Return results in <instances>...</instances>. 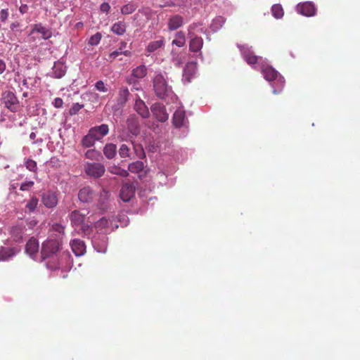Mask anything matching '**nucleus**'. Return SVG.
<instances>
[{"instance_id":"1","label":"nucleus","mask_w":360,"mask_h":360,"mask_svg":"<svg viewBox=\"0 0 360 360\" xmlns=\"http://www.w3.org/2000/svg\"><path fill=\"white\" fill-rule=\"evenodd\" d=\"M238 47L241 52L243 59L253 68L259 70L264 79L271 83L273 88V93H280L285 84L284 77L281 75L272 66L269 65L266 59L257 56L252 50L251 46L248 45H239Z\"/></svg>"},{"instance_id":"2","label":"nucleus","mask_w":360,"mask_h":360,"mask_svg":"<svg viewBox=\"0 0 360 360\" xmlns=\"http://www.w3.org/2000/svg\"><path fill=\"white\" fill-rule=\"evenodd\" d=\"M153 89L155 95L164 99L167 97L172 98L174 92L172 88L168 84L166 73L156 72L153 79Z\"/></svg>"},{"instance_id":"3","label":"nucleus","mask_w":360,"mask_h":360,"mask_svg":"<svg viewBox=\"0 0 360 360\" xmlns=\"http://www.w3.org/2000/svg\"><path fill=\"white\" fill-rule=\"evenodd\" d=\"M60 243L55 239L46 240L41 248V256L43 259H49L56 254L60 249Z\"/></svg>"},{"instance_id":"4","label":"nucleus","mask_w":360,"mask_h":360,"mask_svg":"<svg viewBox=\"0 0 360 360\" xmlns=\"http://www.w3.org/2000/svg\"><path fill=\"white\" fill-rule=\"evenodd\" d=\"M84 171L90 177L99 178L105 174V166L100 162H86Z\"/></svg>"},{"instance_id":"5","label":"nucleus","mask_w":360,"mask_h":360,"mask_svg":"<svg viewBox=\"0 0 360 360\" xmlns=\"http://www.w3.org/2000/svg\"><path fill=\"white\" fill-rule=\"evenodd\" d=\"M2 102L4 105L11 112H15L17 110L18 101L15 94L10 91H6L2 94Z\"/></svg>"},{"instance_id":"6","label":"nucleus","mask_w":360,"mask_h":360,"mask_svg":"<svg viewBox=\"0 0 360 360\" xmlns=\"http://www.w3.org/2000/svg\"><path fill=\"white\" fill-rule=\"evenodd\" d=\"M97 197V193L90 186H85L78 192V199L83 203L93 202Z\"/></svg>"},{"instance_id":"7","label":"nucleus","mask_w":360,"mask_h":360,"mask_svg":"<svg viewBox=\"0 0 360 360\" xmlns=\"http://www.w3.org/2000/svg\"><path fill=\"white\" fill-rule=\"evenodd\" d=\"M297 11L302 15L311 17L316 14V9L312 2L307 1L302 4H298L297 6Z\"/></svg>"},{"instance_id":"8","label":"nucleus","mask_w":360,"mask_h":360,"mask_svg":"<svg viewBox=\"0 0 360 360\" xmlns=\"http://www.w3.org/2000/svg\"><path fill=\"white\" fill-rule=\"evenodd\" d=\"M41 202L46 207H54L58 204L57 194L51 191H46L41 195Z\"/></svg>"},{"instance_id":"9","label":"nucleus","mask_w":360,"mask_h":360,"mask_svg":"<svg viewBox=\"0 0 360 360\" xmlns=\"http://www.w3.org/2000/svg\"><path fill=\"white\" fill-rule=\"evenodd\" d=\"M135 187L133 184H124L120 190V198L124 202H129L134 195Z\"/></svg>"},{"instance_id":"10","label":"nucleus","mask_w":360,"mask_h":360,"mask_svg":"<svg viewBox=\"0 0 360 360\" xmlns=\"http://www.w3.org/2000/svg\"><path fill=\"white\" fill-rule=\"evenodd\" d=\"M66 70L67 67L65 63L60 60H58L54 63L50 75L54 78L60 79L65 75Z\"/></svg>"},{"instance_id":"11","label":"nucleus","mask_w":360,"mask_h":360,"mask_svg":"<svg viewBox=\"0 0 360 360\" xmlns=\"http://www.w3.org/2000/svg\"><path fill=\"white\" fill-rule=\"evenodd\" d=\"M71 248L77 257L82 256L86 252V245L82 240L75 238L71 241Z\"/></svg>"},{"instance_id":"12","label":"nucleus","mask_w":360,"mask_h":360,"mask_svg":"<svg viewBox=\"0 0 360 360\" xmlns=\"http://www.w3.org/2000/svg\"><path fill=\"white\" fill-rule=\"evenodd\" d=\"M11 238L14 241L20 243L22 240V237L25 235V226L18 225L11 226L10 229Z\"/></svg>"},{"instance_id":"13","label":"nucleus","mask_w":360,"mask_h":360,"mask_svg":"<svg viewBox=\"0 0 360 360\" xmlns=\"http://www.w3.org/2000/svg\"><path fill=\"white\" fill-rule=\"evenodd\" d=\"M190 39L189 42V49L192 52H199L200 51L202 45L203 40L201 37H198L197 35H188Z\"/></svg>"},{"instance_id":"14","label":"nucleus","mask_w":360,"mask_h":360,"mask_svg":"<svg viewBox=\"0 0 360 360\" xmlns=\"http://www.w3.org/2000/svg\"><path fill=\"white\" fill-rule=\"evenodd\" d=\"M35 32L39 33L44 39H48L52 36L51 30L46 27L43 26L41 23L34 25L31 30L30 34H32Z\"/></svg>"},{"instance_id":"15","label":"nucleus","mask_w":360,"mask_h":360,"mask_svg":"<svg viewBox=\"0 0 360 360\" xmlns=\"http://www.w3.org/2000/svg\"><path fill=\"white\" fill-rule=\"evenodd\" d=\"M129 95V91L127 87H122L119 91V95L117 100V105L115 110H119L128 100V97Z\"/></svg>"},{"instance_id":"16","label":"nucleus","mask_w":360,"mask_h":360,"mask_svg":"<svg viewBox=\"0 0 360 360\" xmlns=\"http://www.w3.org/2000/svg\"><path fill=\"white\" fill-rule=\"evenodd\" d=\"M97 140H99L98 134L95 133L94 129H90L88 134L82 139V143L83 146L89 148L92 146Z\"/></svg>"},{"instance_id":"17","label":"nucleus","mask_w":360,"mask_h":360,"mask_svg":"<svg viewBox=\"0 0 360 360\" xmlns=\"http://www.w3.org/2000/svg\"><path fill=\"white\" fill-rule=\"evenodd\" d=\"M39 248V245L38 240L34 238H31L26 244L25 251L30 257H33L38 252Z\"/></svg>"},{"instance_id":"18","label":"nucleus","mask_w":360,"mask_h":360,"mask_svg":"<svg viewBox=\"0 0 360 360\" xmlns=\"http://www.w3.org/2000/svg\"><path fill=\"white\" fill-rule=\"evenodd\" d=\"M184 18L179 15L171 16L168 20V29L169 30H176L182 26Z\"/></svg>"},{"instance_id":"19","label":"nucleus","mask_w":360,"mask_h":360,"mask_svg":"<svg viewBox=\"0 0 360 360\" xmlns=\"http://www.w3.org/2000/svg\"><path fill=\"white\" fill-rule=\"evenodd\" d=\"M69 218H70L72 225L74 227H77L83 224L85 220V215L78 210H74L69 215Z\"/></svg>"},{"instance_id":"20","label":"nucleus","mask_w":360,"mask_h":360,"mask_svg":"<svg viewBox=\"0 0 360 360\" xmlns=\"http://www.w3.org/2000/svg\"><path fill=\"white\" fill-rule=\"evenodd\" d=\"M164 44L165 40L162 37L158 40L150 41L146 49V56H148L150 53H154L159 49L162 48L164 46Z\"/></svg>"},{"instance_id":"21","label":"nucleus","mask_w":360,"mask_h":360,"mask_svg":"<svg viewBox=\"0 0 360 360\" xmlns=\"http://www.w3.org/2000/svg\"><path fill=\"white\" fill-rule=\"evenodd\" d=\"M147 74L148 70L146 66L144 65H141L134 68L131 70V73L129 76L139 79H142L147 75Z\"/></svg>"},{"instance_id":"22","label":"nucleus","mask_w":360,"mask_h":360,"mask_svg":"<svg viewBox=\"0 0 360 360\" xmlns=\"http://www.w3.org/2000/svg\"><path fill=\"white\" fill-rule=\"evenodd\" d=\"M110 194L109 192L105 189H103L99 194H97L96 205L100 208L103 209L105 207V204L107 203Z\"/></svg>"},{"instance_id":"23","label":"nucleus","mask_w":360,"mask_h":360,"mask_svg":"<svg viewBox=\"0 0 360 360\" xmlns=\"http://www.w3.org/2000/svg\"><path fill=\"white\" fill-rule=\"evenodd\" d=\"M195 70L196 67L195 64H187L184 69L183 80L189 82L191 77L195 75Z\"/></svg>"},{"instance_id":"24","label":"nucleus","mask_w":360,"mask_h":360,"mask_svg":"<svg viewBox=\"0 0 360 360\" xmlns=\"http://www.w3.org/2000/svg\"><path fill=\"white\" fill-rule=\"evenodd\" d=\"M16 250L14 248H1L0 249V260L6 261L15 256Z\"/></svg>"},{"instance_id":"25","label":"nucleus","mask_w":360,"mask_h":360,"mask_svg":"<svg viewBox=\"0 0 360 360\" xmlns=\"http://www.w3.org/2000/svg\"><path fill=\"white\" fill-rule=\"evenodd\" d=\"M111 31L117 35H123L126 32V24L124 22L119 21L112 25Z\"/></svg>"},{"instance_id":"26","label":"nucleus","mask_w":360,"mask_h":360,"mask_svg":"<svg viewBox=\"0 0 360 360\" xmlns=\"http://www.w3.org/2000/svg\"><path fill=\"white\" fill-rule=\"evenodd\" d=\"M225 20L223 17L219 16L214 18L210 24V28L213 32H217L224 24Z\"/></svg>"},{"instance_id":"27","label":"nucleus","mask_w":360,"mask_h":360,"mask_svg":"<svg viewBox=\"0 0 360 360\" xmlns=\"http://www.w3.org/2000/svg\"><path fill=\"white\" fill-rule=\"evenodd\" d=\"M202 24L200 22H194L191 24L188 28V35H196L195 32L197 31L200 33H205V30L202 27Z\"/></svg>"},{"instance_id":"28","label":"nucleus","mask_w":360,"mask_h":360,"mask_svg":"<svg viewBox=\"0 0 360 360\" xmlns=\"http://www.w3.org/2000/svg\"><path fill=\"white\" fill-rule=\"evenodd\" d=\"M143 162L141 161H136L129 164L128 169L130 172L138 174V172H141L143 170Z\"/></svg>"},{"instance_id":"29","label":"nucleus","mask_w":360,"mask_h":360,"mask_svg":"<svg viewBox=\"0 0 360 360\" xmlns=\"http://www.w3.org/2000/svg\"><path fill=\"white\" fill-rule=\"evenodd\" d=\"M116 153V146L113 143H108L104 147V154L108 159H112L114 158Z\"/></svg>"},{"instance_id":"30","label":"nucleus","mask_w":360,"mask_h":360,"mask_svg":"<svg viewBox=\"0 0 360 360\" xmlns=\"http://www.w3.org/2000/svg\"><path fill=\"white\" fill-rule=\"evenodd\" d=\"M90 130H94L95 133L98 134L100 140L103 136H105L108 133L109 129L107 124H101L98 127L91 129Z\"/></svg>"},{"instance_id":"31","label":"nucleus","mask_w":360,"mask_h":360,"mask_svg":"<svg viewBox=\"0 0 360 360\" xmlns=\"http://www.w3.org/2000/svg\"><path fill=\"white\" fill-rule=\"evenodd\" d=\"M134 110L136 112H148V109L145 103L140 98H137L134 103Z\"/></svg>"},{"instance_id":"32","label":"nucleus","mask_w":360,"mask_h":360,"mask_svg":"<svg viewBox=\"0 0 360 360\" xmlns=\"http://www.w3.org/2000/svg\"><path fill=\"white\" fill-rule=\"evenodd\" d=\"M144 119H156L160 122H164L168 119L167 114H142Z\"/></svg>"},{"instance_id":"33","label":"nucleus","mask_w":360,"mask_h":360,"mask_svg":"<svg viewBox=\"0 0 360 360\" xmlns=\"http://www.w3.org/2000/svg\"><path fill=\"white\" fill-rule=\"evenodd\" d=\"M186 43V38L184 34L182 32H179L176 34V39L172 41V44L176 45L178 47H182Z\"/></svg>"},{"instance_id":"34","label":"nucleus","mask_w":360,"mask_h":360,"mask_svg":"<svg viewBox=\"0 0 360 360\" xmlns=\"http://www.w3.org/2000/svg\"><path fill=\"white\" fill-rule=\"evenodd\" d=\"M163 6H185L187 0H162Z\"/></svg>"},{"instance_id":"35","label":"nucleus","mask_w":360,"mask_h":360,"mask_svg":"<svg viewBox=\"0 0 360 360\" xmlns=\"http://www.w3.org/2000/svg\"><path fill=\"white\" fill-rule=\"evenodd\" d=\"M184 114H173V125L180 128L184 125Z\"/></svg>"},{"instance_id":"36","label":"nucleus","mask_w":360,"mask_h":360,"mask_svg":"<svg viewBox=\"0 0 360 360\" xmlns=\"http://www.w3.org/2000/svg\"><path fill=\"white\" fill-rule=\"evenodd\" d=\"M140 79L132 77L131 76H128L127 77V82L131 86L133 89L140 90L141 89V85L139 82Z\"/></svg>"},{"instance_id":"37","label":"nucleus","mask_w":360,"mask_h":360,"mask_svg":"<svg viewBox=\"0 0 360 360\" xmlns=\"http://www.w3.org/2000/svg\"><path fill=\"white\" fill-rule=\"evenodd\" d=\"M38 204L39 199L35 196H32L28 202L26 204V208L29 210L30 212H32L37 207Z\"/></svg>"},{"instance_id":"38","label":"nucleus","mask_w":360,"mask_h":360,"mask_svg":"<svg viewBox=\"0 0 360 360\" xmlns=\"http://www.w3.org/2000/svg\"><path fill=\"white\" fill-rule=\"evenodd\" d=\"M136 5L134 4L129 3V4H127L124 6H123L121 8V13L123 15H129V14L134 13L136 11Z\"/></svg>"},{"instance_id":"39","label":"nucleus","mask_w":360,"mask_h":360,"mask_svg":"<svg viewBox=\"0 0 360 360\" xmlns=\"http://www.w3.org/2000/svg\"><path fill=\"white\" fill-rule=\"evenodd\" d=\"M271 12L276 18H281L283 15V11L281 5L274 4L271 7Z\"/></svg>"},{"instance_id":"40","label":"nucleus","mask_w":360,"mask_h":360,"mask_svg":"<svg viewBox=\"0 0 360 360\" xmlns=\"http://www.w3.org/2000/svg\"><path fill=\"white\" fill-rule=\"evenodd\" d=\"M124 55L126 56H131V51H120L119 50H116L110 53L108 56V60L112 61L116 58H117L120 55Z\"/></svg>"},{"instance_id":"41","label":"nucleus","mask_w":360,"mask_h":360,"mask_svg":"<svg viewBox=\"0 0 360 360\" xmlns=\"http://www.w3.org/2000/svg\"><path fill=\"white\" fill-rule=\"evenodd\" d=\"M128 127L133 135H137L140 132L137 122L134 120H128Z\"/></svg>"},{"instance_id":"42","label":"nucleus","mask_w":360,"mask_h":360,"mask_svg":"<svg viewBox=\"0 0 360 360\" xmlns=\"http://www.w3.org/2000/svg\"><path fill=\"white\" fill-rule=\"evenodd\" d=\"M85 157L91 160H98L101 157V153L96 150H88L85 153Z\"/></svg>"},{"instance_id":"43","label":"nucleus","mask_w":360,"mask_h":360,"mask_svg":"<svg viewBox=\"0 0 360 360\" xmlns=\"http://www.w3.org/2000/svg\"><path fill=\"white\" fill-rule=\"evenodd\" d=\"M101 34L99 32L92 35L89 39V44L91 46H96L99 44L101 39Z\"/></svg>"},{"instance_id":"44","label":"nucleus","mask_w":360,"mask_h":360,"mask_svg":"<svg viewBox=\"0 0 360 360\" xmlns=\"http://www.w3.org/2000/svg\"><path fill=\"white\" fill-rule=\"evenodd\" d=\"M108 225V220L105 219V217L101 218L95 225V227L101 231L102 229H106Z\"/></svg>"},{"instance_id":"45","label":"nucleus","mask_w":360,"mask_h":360,"mask_svg":"<svg viewBox=\"0 0 360 360\" xmlns=\"http://www.w3.org/2000/svg\"><path fill=\"white\" fill-rule=\"evenodd\" d=\"M46 267L49 269H58L60 268V262L57 259L53 258L46 262Z\"/></svg>"},{"instance_id":"46","label":"nucleus","mask_w":360,"mask_h":360,"mask_svg":"<svg viewBox=\"0 0 360 360\" xmlns=\"http://www.w3.org/2000/svg\"><path fill=\"white\" fill-rule=\"evenodd\" d=\"M34 186L32 181H27L20 186V190L21 191H30Z\"/></svg>"},{"instance_id":"47","label":"nucleus","mask_w":360,"mask_h":360,"mask_svg":"<svg viewBox=\"0 0 360 360\" xmlns=\"http://www.w3.org/2000/svg\"><path fill=\"white\" fill-rule=\"evenodd\" d=\"M111 172L113 174L120 175L123 177H126L129 176V170L123 169L120 167H115L111 170Z\"/></svg>"},{"instance_id":"48","label":"nucleus","mask_w":360,"mask_h":360,"mask_svg":"<svg viewBox=\"0 0 360 360\" xmlns=\"http://www.w3.org/2000/svg\"><path fill=\"white\" fill-rule=\"evenodd\" d=\"M120 155L121 158L129 157L130 150L128 146L125 144H122L120 148Z\"/></svg>"},{"instance_id":"49","label":"nucleus","mask_w":360,"mask_h":360,"mask_svg":"<svg viewBox=\"0 0 360 360\" xmlns=\"http://www.w3.org/2000/svg\"><path fill=\"white\" fill-rule=\"evenodd\" d=\"M167 109L165 107L160 103H155L152 106L153 112H166Z\"/></svg>"},{"instance_id":"50","label":"nucleus","mask_w":360,"mask_h":360,"mask_svg":"<svg viewBox=\"0 0 360 360\" xmlns=\"http://www.w3.org/2000/svg\"><path fill=\"white\" fill-rule=\"evenodd\" d=\"M96 89L101 92H107L108 89L105 86L104 82L101 80L98 81L95 84Z\"/></svg>"},{"instance_id":"51","label":"nucleus","mask_w":360,"mask_h":360,"mask_svg":"<svg viewBox=\"0 0 360 360\" xmlns=\"http://www.w3.org/2000/svg\"><path fill=\"white\" fill-rule=\"evenodd\" d=\"M25 165H26L27 169H29L30 172H34L36 169V167H37L36 162L32 160H28L26 162Z\"/></svg>"},{"instance_id":"52","label":"nucleus","mask_w":360,"mask_h":360,"mask_svg":"<svg viewBox=\"0 0 360 360\" xmlns=\"http://www.w3.org/2000/svg\"><path fill=\"white\" fill-rule=\"evenodd\" d=\"M52 229L54 231H56L60 233H63L65 230V226L60 224H53L52 226Z\"/></svg>"},{"instance_id":"53","label":"nucleus","mask_w":360,"mask_h":360,"mask_svg":"<svg viewBox=\"0 0 360 360\" xmlns=\"http://www.w3.org/2000/svg\"><path fill=\"white\" fill-rule=\"evenodd\" d=\"M52 104L53 106L56 108H62L63 105V101L60 98H56L52 102Z\"/></svg>"},{"instance_id":"54","label":"nucleus","mask_w":360,"mask_h":360,"mask_svg":"<svg viewBox=\"0 0 360 360\" xmlns=\"http://www.w3.org/2000/svg\"><path fill=\"white\" fill-rule=\"evenodd\" d=\"M29 79H25L23 81V85H25L26 87L29 88L30 84H33V82H37V77H28Z\"/></svg>"},{"instance_id":"55","label":"nucleus","mask_w":360,"mask_h":360,"mask_svg":"<svg viewBox=\"0 0 360 360\" xmlns=\"http://www.w3.org/2000/svg\"><path fill=\"white\" fill-rule=\"evenodd\" d=\"M100 9L102 12L108 13L110 9V6L108 3L104 2L101 4Z\"/></svg>"},{"instance_id":"56","label":"nucleus","mask_w":360,"mask_h":360,"mask_svg":"<svg viewBox=\"0 0 360 360\" xmlns=\"http://www.w3.org/2000/svg\"><path fill=\"white\" fill-rule=\"evenodd\" d=\"M82 107H83L82 105H80L79 103H74L73 105L72 106L71 109L70 110L69 112H77L79 111Z\"/></svg>"},{"instance_id":"57","label":"nucleus","mask_w":360,"mask_h":360,"mask_svg":"<svg viewBox=\"0 0 360 360\" xmlns=\"http://www.w3.org/2000/svg\"><path fill=\"white\" fill-rule=\"evenodd\" d=\"M79 226H82V232L85 235H87L90 233V231L91 230V227L90 226H89L88 224H85L84 222L83 223L82 225H79Z\"/></svg>"},{"instance_id":"58","label":"nucleus","mask_w":360,"mask_h":360,"mask_svg":"<svg viewBox=\"0 0 360 360\" xmlns=\"http://www.w3.org/2000/svg\"><path fill=\"white\" fill-rule=\"evenodd\" d=\"M6 68V63L3 60L0 59V74L4 72Z\"/></svg>"},{"instance_id":"59","label":"nucleus","mask_w":360,"mask_h":360,"mask_svg":"<svg viewBox=\"0 0 360 360\" xmlns=\"http://www.w3.org/2000/svg\"><path fill=\"white\" fill-rule=\"evenodd\" d=\"M127 46V43L125 41H122L120 43V48L118 49V50L120 51H126L127 50H125V48Z\"/></svg>"},{"instance_id":"60","label":"nucleus","mask_w":360,"mask_h":360,"mask_svg":"<svg viewBox=\"0 0 360 360\" xmlns=\"http://www.w3.org/2000/svg\"><path fill=\"white\" fill-rule=\"evenodd\" d=\"M26 8H27V6H26V5L23 6H21V7H20V11L21 13H23V12L25 11V9Z\"/></svg>"},{"instance_id":"61","label":"nucleus","mask_w":360,"mask_h":360,"mask_svg":"<svg viewBox=\"0 0 360 360\" xmlns=\"http://www.w3.org/2000/svg\"><path fill=\"white\" fill-rule=\"evenodd\" d=\"M174 112L181 113V112H185V111L181 110V108H179V109H176Z\"/></svg>"},{"instance_id":"62","label":"nucleus","mask_w":360,"mask_h":360,"mask_svg":"<svg viewBox=\"0 0 360 360\" xmlns=\"http://www.w3.org/2000/svg\"><path fill=\"white\" fill-rule=\"evenodd\" d=\"M30 139H33L34 138V136H35L34 133L32 132V133L30 134Z\"/></svg>"},{"instance_id":"63","label":"nucleus","mask_w":360,"mask_h":360,"mask_svg":"<svg viewBox=\"0 0 360 360\" xmlns=\"http://www.w3.org/2000/svg\"><path fill=\"white\" fill-rule=\"evenodd\" d=\"M23 96L24 97H27V92L23 93Z\"/></svg>"},{"instance_id":"64","label":"nucleus","mask_w":360,"mask_h":360,"mask_svg":"<svg viewBox=\"0 0 360 360\" xmlns=\"http://www.w3.org/2000/svg\"><path fill=\"white\" fill-rule=\"evenodd\" d=\"M149 128H152V127H154V125H148Z\"/></svg>"}]
</instances>
